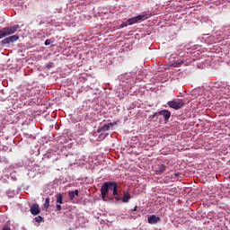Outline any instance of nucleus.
<instances>
[{
  "label": "nucleus",
  "mask_w": 230,
  "mask_h": 230,
  "mask_svg": "<svg viewBox=\"0 0 230 230\" xmlns=\"http://www.w3.org/2000/svg\"><path fill=\"white\" fill-rule=\"evenodd\" d=\"M109 191H112V195L116 200V202H119L121 200V196L118 192V182L116 181H105L102 183L101 188V195L102 199H105L107 195H109Z\"/></svg>",
  "instance_id": "nucleus-1"
},
{
  "label": "nucleus",
  "mask_w": 230,
  "mask_h": 230,
  "mask_svg": "<svg viewBox=\"0 0 230 230\" xmlns=\"http://www.w3.org/2000/svg\"><path fill=\"white\" fill-rule=\"evenodd\" d=\"M19 30V25L5 27L0 30V40L8 37V35H13L15 31Z\"/></svg>",
  "instance_id": "nucleus-2"
},
{
  "label": "nucleus",
  "mask_w": 230,
  "mask_h": 230,
  "mask_svg": "<svg viewBox=\"0 0 230 230\" xmlns=\"http://www.w3.org/2000/svg\"><path fill=\"white\" fill-rule=\"evenodd\" d=\"M167 105L171 109H174V111H180V109L184 107L185 103L182 99H173L172 101L167 102Z\"/></svg>",
  "instance_id": "nucleus-3"
},
{
  "label": "nucleus",
  "mask_w": 230,
  "mask_h": 230,
  "mask_svg": "<svg viewBox=\"0 0 230 230\" xmlns=\"http://www.w3.org/2000/svg\"><path fill=\"white\" fill-rule=\"evenodd\" d=\"M148 19V16L146 14H139L137 16L129 18L128 20V24L129 26H132L133 24H137V22H141V21H146Z\"/></svg>",
  "instance_id": "nucleus-4"
},
{
  "label": "nucleus",
  "mask_w": 230,
  "mask_h": 230,
  "mask_svg": "<svg viewBox=\"0 0 230 230\" xmlns=\"http://www.w3.org/2000/svg\"><path fill=\"white\" fill-rule=\"evenodd\" d=\"M158 116H163L164 121H168L172 118V111L168 110H162L158 111Z\"/></svg>",
  "instance_id": "nucleus-5"
},
{
  "label": "nucleus",
  "mask_w": 230,
  "mask_h": 230,
  "mask_svg": "<svg viewBox=\"0 0 230 230\" xmlns=\"http://www.w3.org/2000/svg\"><path fill=\"white\" fill-rule=\"evenodd\" d=\"M19 35H13L8 38H5L2 40V44H11V42H17Z\"/></svg>",
  "instance_id": "nucleus-6"
},
{
  "label": "nucleus",
  "mask_w": 230,
  "mask_h": 230,
  "mask_svg": "<svg viewBox=\"0 0 230 230\" xmlns=\"http://www.w3.org/2000/svg\"><path fill=\"white\" fill-rule=\"evenodd\" d=\"M148 224H151L152 226L157 224L158 222H161V217L152 215L147 217Z\"/></svg>",
  "instance_id": "nucleus-7"
},
{
  "label": "nucleus",
  "mask_w": 230,
  "mask_h": 230,
  "mask_svg": "<svg viewBox=\"0 0 230 230\" xmlns=\"http://www.w3.org/2000/svg\"><path fill=\"white\" fill-rule=\"evenodd\" d=\"M111 127H114V124H112V122L104 124L102 127L98 128L97 132L98 134H102V132H107V130L111 129Z\"/></svg>",
  "instance_id": "nucleus-8"
},
{
  "label": "nucleus",
  "mask_w": 230,
  "mask_h": 230,
  "mask_svg": "<svg viewBox=\"0 0 230 230\" xmlns=\"http://www.w3.org/2000/svg\"><path fill=\"white\" fill-rule=\"evenodd\" d=\"M31 215L37 216L40 213V208H39V205L34 204L31 207Z\"/></svg>",
  "instance_id": "nucleus-9"
},
{
  "label": "nucleus",
  "mask_w": 230,
  "mask_h": 230,
  "mask_svg": "<svg viewBox=\"0 0 230 230\" xmlns=\"http://www.w3.org/2000/svg\"><path fill=\"white\" fill-rule=\"evenodd\" d=\"M132 199V197L130 196V193L124 191L123 197L121 198L120 200H122V202L127 203L128 202L130 199Z\"/></svg>",
  "instance_id": "nucleus-10"
},
{
  "label": "nucleus",
  "mask_w": 230,
  "mask_h": 230,
  "mask_svg": "<svg viewBox=\"0 0 230 230\" xmlns=\"http://www.w3.org/2000/svg\"><path fill=\"white\" fill-rule=\"evenodd\" d=\"M164 172H166V165H164V164H160L158 166V169L155 171L158 175H161V173H164Z\"/></svg>",
  "instance_id": "nucleus-11"
},
{
  "label": "nucleus",
  "mask_w": 230,
  "mask_h": 230,
  "mask_svg": "<svg viewBox=\"0 0 230 230\" xmlns=\"http://www.w3.org/2000/svg\"><path fill=\"white\" fill-rule=\"evenodd\" d=\"M78 193H79L78 190L68 191V197L70 200H74L75 196L78 197Z\"/></svg>",
  "instance_id": "nucleus-12"
},
{
  "label": "nucleus",
  "mask_w": 230,
  "mask_h": 230,
  "mask_svg": "<svg viewBox=\"0 0 230 230\" xmlns=\"http://www.w3.org/2000/svg\"><path fill=\"white\" fill-rule=\"evenodd\" d=\"M56 199H57V203L58 204H63L62 194H60V193L57 194Z\"/></svg>",
  "instance_id": "nucleus-13"
},
{
  "label": "nucleus",
  "mask_w": 230,
  "mask_h": 230,
  "mask_svg": "<svg viewBox=\"0 0 230 230\" xmlns=\"http://www.w3.org/2000/svg\"><path fill=\"white\" fill-rule=\"evenodd\" d=\"M44 208L45 209H49V198L45 199Z\"/></svg>",
  "instance_id": "nucleus-14"
},
{
  "label": "nucleus",
  "mask_w": 230,
  "mask_h": 230,
  "mask_svg": "<svg viewBox=\"0 0 230 230\" xmlns=\"http://www.w3.org/2000/svg\"><path fill=\"white\" fill-rule=\"evenodd\" d=\"M53 42H55V40H53V39L46 40L45 46H49L50 44H53Z\"/></svg>",
  "instance_id": "nucleus-15"
},
{
  "label": "nucleus",
  "mask_w": 230,
  "mask_h": 230,
  "mask_svg": "<svg viewBox=\"0 0 230 230\" xmlns=\"http://www.w3.org/2000/svg\"><path fill=\"white\" fill-rule=\"evenodd\" d=\"M184 64V60L176 61L174 63V67H179L180 66H182Z\"/></svg>",
  "instance_id": "nucleus-16"
},
{
  "label": "nucleus",
  "mask_w": 230,
  "mask_h": 230,
  "mask_svg": "<svg viewBox=\"0 0 230 230\" xmlns=\"http://www.w3.org/2000/svg\"><path fill=\"white\" fill-rule=\"evenodd\" d=\"M35 220H36V222L40 223V222H42V220H44V217H42L41 216H38L35 217Z\"/></svg>",
  "instance_id": "nucleus-17"
},
{
  "label": "nucleus",
  "mask_w": 230,
  "mask_h": 230,
  "mask_svg": "<svg viewBox=\"0 0 230 230\" xmlns=\"http://www.w3.org/2000/svg\"><path fill=\"white\" fill-rule=\"evenodd\" d=\"M127 26H130L128 20L121 24V28H127Z\"/></svg>",
  "instance_id": "nucleus-18"
},
{
  "label": "nucleus",
  "mask_w": 230,
  "mask_h": 230,
  "mask_svg": "<svg viewBox=\"0 0 230 230\" xmlns=\"http://www.w3.org/2000/svg\"><path fill=\"white\" fill-rule=\"evenodd\" d=\"M56 209H57V211H62V206L61 205H57Z\"/></svg>",
  "instance_id": "nucleus-19"
},
{
  "label": "nucleus",
  "mask_w": 230,
  "mask_h": 230,
  "mask_svg": "<svg viewBox=\"0 0 230 230\" xmlns=\"http://www.w3.org/2000/svg\"><path fill=\"white\" fill-rule=\"evenodd\" d=\"M2 230H12L8 225H5Z\"/></svg>",
  "instance_id": "nucleus-20"
},
{
  "label": "nucleus",
  "mask_w": 230,
  "mask_h": 230,
  "mask_svg": "<svg viewBox=\"0 0 230 230\" xmlns=\"http://www.w3.org/2000/svg\"><path fill=\"white\" fill-rule=\"evenodd\" d=\"M155 116H159V112H155L153 118H155Z\"/></svg>",
  "instance_id": "nucleus-21"
},
{
  "label": "nucleus",
  "mask_w": 230,
  "mask_h": 230,
  "mask_svg": "<svg viewBox=\"0 0 230 230\" xmlns=\"http://www.w3.org/2000/svg\"><path fill=\"white\" fill-rule=\"evenodd\" d=\"M131 211H137V206H135V208L131 209Z\"/></svg>",
  "instance_id": "nucleus-22"
},
{
  "label": "nucleus",
  "mask_w": 230,
  "mask_h": 230,
  "mask_svg": "<svg viewBox=\"0 0 230 230\" xmlns=\"http://www.w3.org/2000/svg\"><path fill=\"white\" fill-rule=\"evenodd\" d=\"M175 177H179V172L174 173Z\"/></svg>",
  "instance_id": "nucleus-23"
}]
</instances>
